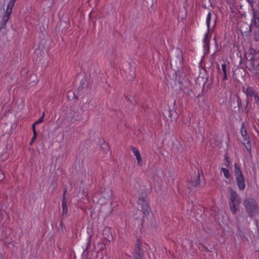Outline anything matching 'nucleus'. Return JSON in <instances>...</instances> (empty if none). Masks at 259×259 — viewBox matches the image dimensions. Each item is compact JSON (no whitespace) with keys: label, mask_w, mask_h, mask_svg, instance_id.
<instances>
[{"label":"nucleus","mask_w":259,"mask_h":259,"mask_svg":"<svg viewBox=\"0 0 259 259\" xmlns=\"http://www.w3.org/2000/svg\"><path fill=\"white\" fill-rule=\"evenodd\" d=\"M230 197L229 205L230 208L233 214H235L239 208L241 201L237 193L232 190H230Z\"/></svg>","instance_id":"f257e3e1"},{"label":"nucleus","mask_w":259,"mask_h":259,"mask_svg":"<svg viewBox=\"0 0 259 259\" xmlns=\"http://www.w3.org/2000/svg\"><path fill=\"white\" fill-rule=\"evenodd\" d=\"M234 175L238 188L241 190H244L245 188V179L239 165L237 163L234 164Z\"/></svg>","instance_id":"f03ea898"},{"label":"nucleus","mask_w":259,"mask_h":259,"mask_svg":"<svg viewBox=\"0 0 259 259\" xmlns=\"http://www.w3.org/2000/svg\"><path fill=\"white\" fill-rule=\"evenodd\" d=\"M243 204L251 217L255 215L258 212V208L254 199L251 198L246 199L244 201Z\"/></svg>","instance_id":"7ed1b4c3"},{"label":"nucleus","mask_w":259,"mask_h":259,"mask_svg":"<svg viewBox=\"0 0 259 259\" xmlns=\"http://www.w3.org/2000/svg\"><path fill=\"white\" fill-rule=\"evenodd\" d=\"M241 133L243 137V144L246 150L251 153V146L250 144V139L248 135L247 134L246 130L244 126V123H242V127L241 128Z\"/></svg>","instance_id":"20e7f679"},{"label":"nucleus","mask_w":259,"mask_h":259,"mask_svg":"<svg viewBox=\"0 0 259 259\" xmlns=\"http://www.w3.org/2000/svg\"><path fill=\"white\" fill-rule=\"evenodd\" d=\"M138 203L141 206L142 211L145 216L147 217L150 214L151 212L150 208L146 198H139Z\"/></svg>","instance_id":"39448f33"},{"label":"nucleus","mask_w":259,"mask_h":259,"mask_svg":"<svg viewBox=\"0 0 259 259\" xmlns=\"http://www.w3.org/2000/svg\"><path fill=\"white\" fill-rule=\"evenodd\" d=\"M251 21L256 27H259V11L254 8L252 10Z\"/></svg>","instance_id":"423d86ee"},{"label":"nucleus","mask_w":259,"mask_h":259,"mask_svg":"<svg viewBox=\"0 0 259 259\" xmlns=\"http://www.w3.org/2000/svg\"><path fill=\"white\" fill-rule=\"evenodd\" d=\"M210 20H211V14L210 13H208L206 19V23L207 25V32L205 34L204 37L203 38V42H204V47H206L208 46V42L206 40L209 31L210 29Z\"/></svg>","instance_id":"0eeeda50"},{"label":"nucleus","mask_w":259,"mask_h":259,"mask_svg":"<svg viewBox=\"0 0 259 259\" xmlns=\"http://www.w3.org/2000/svg\"><path fill=\"white\" fill-rule=\"evenodd\" d=\"M132 150L136 157L138 165L139 166H142L143 164V162L139 151L135 147H133Z\"/></svg>","instance_id":"6e6552de"},{"label":"nucleus","mask_w":259,"mask_h":259,"mask_svg":"<svg viewBox=\"0 0 259 259\" xmlns=\"http://www.w3.org/2000/svg\"><path fill=\"white\" fill-rule=\"evenodd\" d=\"M16 1V0H10L9 2L6 11L7 14H11Z\"/></svg>","instance_id":"1a4fd4ad"},{"label":"nucleus","mask_w":259,"mask_h":259,"mask_svg":"<svg viewBox=\"0 0 259 259\" xmlns=\"http://www.w3.org/2000/svg\"><path fill=\"white\" fill-rule=\"evenodd\" d=\"M221 172L223 174L224 177L226 179L230 180L231 179V175L227 168L222 167L221 169Z\"/></svg>","instance_id":"9d476101"},{"label":"nucleus","mask_w":259,"mask_h":259,"mask_svg":"<svg viewBox=\"0 0 259 259\" xmlns=\"http://www.w3.org/2000/svg\"><path fill=\"white\" fill-rule=\"evenodd\" d=\"M62 209H63V213L67 214L68 209H67L66 201L65 200V198H64L63 201H62Z\"/></svg>","instance_id":"9b49d317"},{"label":"nucleus","mask_w":259,"mask_h":259,"mask_svg":"<svg viewBox=\"0 0 259 259\" xmlns=\"http://www.w3.org/2000/svg\"><path fill=\"white\" fill-rule=\"evenodd\" d=\"M256 92L253 90V89L251 87H248L246 89V94L252 97L253 95H255Z\"/></svg>","instance_id":"f8f14e48"},{"label":"nucleus","mask_w":259,"mask_h":259,"mask_svg":"<svg viewBox=\"0 0 259 259\" xmlns=\"http://www.w3.org/2000/svg\"><path fill=\"white\" fill-rule=\"evenodd\" d=\"M107 195L106 196L104 195L103 196L105 197L107 200L111 199L113 196V194L111 190L109 189L107 190Z\"/></svg>","instance_id":"ddd939ff"},{"label":"nucleus","mask_w":259,"mask_h":259,"mask_svg":"<svg viewBox=\"0 0 259 259\" xmlns=\"http://www.w3.org/2000/svg\"><path fill=\"white\" fill-rule=\"evenodd\" d=\"M135 259H143V257L139 252H136L134 254Z\"/></svg>","instance_id":"4468645a"},{"label":"nucleus","mask_w":259,"mask_h":259,"mask_svg":"<svg viewBox=\"0 0 259 259\" xmlns=\"http://www.w3.org/2000/svg\"><path fill=\"white\" fill-rule=\"evenodd\" d=\"M254 39L256 41H259V30H258L255 32Z\"/></svg>","instance_id":"2eb2a0df"},{"label":"nucleus","mask_w":259,"mask_h":259,"mask_svg":"<svg viewBox=\"0 0 259 259\" xmlns=\"http://www.w3.org/2000/svg\"><path fill=\"white\" fill-rule=\"evenodd\" d=\"M252 97H253L254 101L257 103L259 102V96H258L257 93H255V95H253Z\"/></svg>","instance_id":"dca6fc26"},{"label":"nucleus","mask_w":259,"mask_h":259,"mask_svg":"<svg viewBox=\"0 0 259 259\" xmlns=\"http://www.w3.org/2000/svg\"><path fill=\"white\" fill-rule=\"evenodd\" d=\"M11 14H7L6 12V14L3 16V19L4 20H6L7 21H8L9 18H10V16Z\"/></svg>","instance_id":"f3484780"},{"label":"nucleus","mask_w":259,"mask_h":259,"mask_svg":"<svg viewBox=\"0 0 259 259\" xmlns=\"http://www.w3.org/2000/svg\"><path fill=\"white\" fill-rule=\"evenodd\" d=\"M222 68L224 74H225V73H227V66L226 64H223L222 65Z\"/></svg>","instance_id":"a211bd4d"},{"label":"nucleus","mask_w":259,"mask_h":259,"mask_svg":"<svg viewBox=\"0 0 259 259\" xmlns=\"http://www.w3.org/2000/svg\"><path fill=\"white\" fill-rule=\"evenodd\" d=\"M44 116H45V113H43L42 117L39 119H38L37 121H36L35 122V124H38L41 123L43 120Z\"/></svg>","instance_id":"6ab92c4d"},{"label":"nucleus","mask_w":259,"mask_h":259,"mask_svg":"<svg viewBox=\"0 0 259 259\" xmlns=\"http://www.w3.org/2000/svg\"><path fill=\"white\" fill-rule=\"evenodd\" d=\"M36 136H37L36 132L35 130H34L33 137L32 139L31 144H32L34 142V141L35 140V139L36 138Z\"/></svg>","instance_id":"aec40b11"},{"label":"nucleus","mask_w":259,"mask_h":259,"mask_svg":"<svg viewBox=\"0 0 259 259\" xmlns=\"http://www.w3.org/2000/svg\"><path fill=\"white\" fill-rule=\"evenodd\" d=\"M5 178V175L2 172V171L1 170V169H0V180H3V179H4Z\"/></svg>","instance_id":"412c9836"},{"label":"nucleus","mask_w":259,"mask_h":259,"mask_svg":"<svg viewBox=\"0 0 259 259\" xmlns=\"http://www.w3.org/2000/svg\"><path fill=\"white\" fill-rule=\"evenodd\" d=\"M246 1L248 3V4L250 6V7H251V9L252 10V8H253V1H252L251 0H246Z\"/></svg>","instance_id":"4be33fe9"},{"label":"nucleus","mask_w":259,"mask_h":259,"mask_svg":"<svg viewBox=\"0 0 259 259\" xmlns=\"http://www.w3.org/2000/svg\"><path fill=\"white\" fill-rule=\"evenodd\" d=\"M2 22L3 23V27H5L8 21H7L6 20L2 19Z\"/></svg>","instance_id":"5701e85b"},{"label":"nucleus","mask_w":259,"mask_h":259,"mask_svg":"<svg viewBox=\"0 0 259 259\" xmlns=\"http://www.w3.org/2000/svg\"><path fill=\"white\" fill-rule=\"evenodd\" d=\"M227 79V73H225V74H224L223 79L226 80Z\"/></svg>","instance_id":"b1692460"},{"label":"nucleus","mask_w":259,"mask_h":259,"mask_svg":"<svg viewBox=\"0 0 259 259\" xmlns=\"http://www.w3.org/2000/svg\"><path fill=\"white\" fill-rule=\"evenodd\" d=\"M36 124H35V123L33 124L32 125V130H33V132L34 133V130H35V125H36Z\"/></svg>","instance_id":"393cba45"},{"label":"nucleus","mask_w":259,"mask_h":259,"mask_svg":"<svg viewBox=\"0 0 259 259\" xmlns=\"http://www.w3.org/2000/svg\"><path fill=\"white\" fill-rule=\"evenodd\" d=\"M257 75L258 77L259 78V72L257 73Z\"/></svg>","instance_id":"a878e982"},{"label":"nucleus","mask_w":259,"mask_h":259,"mask_svg":"<svg viewBox=\"0 0 259 259\" xmlns=\"http://www.w3.org/2000/svg\"><path fill=\"white\" fill-rule=\"evenodd\" d=\"M0 259H1V258H0Z\"/></svg>","instance_id":"bb28decb"}]
</instances>
